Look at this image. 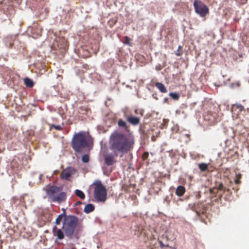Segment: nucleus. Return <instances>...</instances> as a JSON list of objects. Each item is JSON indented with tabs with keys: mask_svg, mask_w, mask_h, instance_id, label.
Instances as JSON below:
<instances>
[{
	"mask_svg": "<svg viewBox=\"0 0 249 249\" xmlns=\"http://www.w3.org/2000/svg\"><path fill=\"white\" fill-rule=\"evenodd\" d=\"M75 194L82 199H84L85 198V194L80 190L76 189L75 190Z\"/></svg>",
	"mask_w": 249,
	"mask_h": 249,
	"instance_id": "nucleus-18",
	"label": "nucleus"
},
{
	"mask_svg": "<svg viewBox=\"0 0 249 249\" xmlns=\"http://www.w3.org/2000/svg\"><path fill=\"white\" fill-rule=\"evenodd\" d=\"M135 143L133 136L125 134L114 132L109 139V149L116 156L122 157L134 147Z\"/></svg>",
	"mask_w": 249,
	"mask_h": 249,
	"instance_id": "nucleus-1",
	"label": "nucleus"
},
{
	"mask_svg": "<svg viewBox=\"0 0 249 249\" xmlns=\"http://www.w3.org/2000/svg\"><path fill=\"white\" fill-rule=\"evenodd\" d=\"M159 244L161 248H163L164 246H168V245L165 246L162 241H159Z\"/></svg>",
	"mask_w": 249,
	"mask_h": 249,
	"instance_id": "nucleus-29",
	"label": "nucleus"
},
{
	"mask_svg": "<svg viewBox=\"0 0 249 249\" xmlns=\"http://www.w3.org/2000/svg\"><path fill=\"white\" fill-rule=\"evenodd\" d=\"M77 172V170L71 166L68 167L62 171L61 173L60 177L62 179L66 180H70V177L73 174Z\"/></svg>",
	"mask_w": 249,
	"mask_h": 249,
	"instance_id": "nucleus-6",
	"label": "nucleus"
},
{
	"mask_svg": "<svg viewBox=\"0 0 249 249\" xmlns=\"http://www.w3.org/2000/svg\"><path fill=\"white\" fill-rule=\"evenodd\" d=\"M115 155L113 153L105 154L104 155V158L105 160V164L109 166L113 165L114 163L116 162V160H115Z\"/></svg>",
	"mask_w": 249,
	"mask_h": 249,
	"instance_id": "nucleus-8",
	"label": "nucleus"
},
{
	"mask_svg": "<svg viewBox=\"0 0 249 249\" xmlns=\"http://www.w3.org/2000/svg\"><path fill=\"white\" fill-rule=\"evenodd\" d=\"M118 124L120 127H122L124 128L127 127L126 123L125 121L122 119H120L118 122Z\"/></svg>",
	"mask_w": 249,
	"mask_h": 249,
	"instance_id": "nucleus-21",
	"label": "nucleus"
},
{
	"mask_svg": "<svg viewBox=\"0 0 249 249\" xmlns=\"http://www.w3.org/2000/svg\"><path fill=\"white\" fill-rule=\"evenodd\" d=\"M222 196V194H220V197H221Z\"/></svg>",
	"mask_w": 249,
	"mask_h": 249,
	"instance_id": "nucleus-36",
	"label": "nucleus"
},
{
	"mask_svg": "<svg viewBox=\"0 0 249 249\" xmlns=\"http://www.w3.org/2000/svg\"><path fill=\"white\" fill-rule=\"evenodd\" d=\"M82 204V202L80 201H77L74 205V206H78V205H81Z\"/></svg>",
	"mask_w": 249,
	"mask_h": 249,
	"instance_id": "nucleus-31",
	"label": "nucleus"
},
{
	"mask_svg": "<svg viewBox=\"0 0 249 249\" xmlns=\"http://www.w3.org/2000/svg\"><path fill=\"white\" fill-rule=\"evenodd\" d=\"M71 146L73 150L78 153L84 152L85 149L86 151L89 150V143L84 132L80 131L73 135L71 140Z\"/></svg>",
	"mask_w": 249,
	"mask_h": 249,
	"instance_id": "nucleus-3",
	"label": "nucleus"
},
{
	"mask_svg": "<svg viewBox=\"0 0 249 249\" xmlns=\"http://www.w3.org/2000/svg\"><path fill=\"white\" fill-rule=\"evenodd\" d=\"M169 95L172 99L175 100H178L179 97L178 93L176 92H171Z\"/></svg>",
	"mask_w": 249,
	"mask_h": 249,
	"instance_id": "nucleus-20",
	"label": "nucleus"
},
{
	"mask_svg": "<svg viewBox=\"0 0 249 249\" xmlns=\"http://www.w3.org/2000/svg\"><path fill=\"white\" fill-rule=\"evenodd\" d=\"M236 107L239 111H241L243 110V107L240 104H237L235 105H233L232 107Z\"/></svg>",
	"mask_w": 249,
	"mask_h": 249,
	"instance_id": "nucleus-23",
	"label": "nucleus"
},
{
	"mask_svg": "<svg viewBox=\"0 0 249 249\" xmlns=\"http://www.w3.org/2000/svg\"><path fill=\"white\" fill-rule=\"evenodd\" d=\"M62 210L63 211V213H66V210H65V209L64 208H62Z\"/></svg>",
	"mask_w": 249,
	"mask_h": 249,
	"instance_id": "nucleus-34",
	"label": "nucleus"
},
{
	"mask_svg": "<svg viewBox=\"0 0 249 249\" xmlns=\"http://www.w3.org/2000/svg\"><path fill=\"white\" fill-rule=\"evenodd\" d=\"M194 6L195 12L201 17H204L209 13V8L201 1L195 0Z\"/></svg>",
	"mask_w": 249,
	"mask_h": 249,
	"instance_id": "nucleus-5",
	"label": "nucleus"
},
{
	"mask_svg": "<svg viewBox=\"0 0 249 249\" xmlns=\"http://www.w3.org/2000/svg\"><path fill=\"white\" fill-rule=\"evenodd\" d=\"M57 227L56 225H54L52 229V231L54 235L56 234L57 239L59 240H62L64 238V235L65 233H64L63 231L62 230V229H58L56 231Z\"/></svg>",
	"mask_w": 249,
	"mask_h": 249,
	"instance_id": "nucleus-9",
	"label": "nucleus"
},
{
	"mask_svg": "<svg viewBox=\"0 0 249 249\" xmlns=\"http://www.w3.org/2000/svg\"><path fill=\"white\" fill-rule=\"evenodd\" d=\"M66 198V194L65 192L59 193L57 196L52 198V201L53 202H61L64 201Z\"/></svg>",
	"mask_w": 249,
	"mask_h": 249,
	"instance_id": "nucleus-10",
	"label": "nucleus"
},
{
	"mask_svg": "<svg viewBox=\"0 0 249 249\" xmlns=\"http://www.w3.org/2000/svg\"><path fill=\"white\" fill-rule=\"evenodd\" d=\"M65 216H67V214H66V213H62L60 214H59L57 218H56L55 219V225H60V223H61V221L62 220V219L63 218H64L65 217Z\"/></svg>",
	"mask_w": 249,
	"mask_h": 249,
	"instance_id": "nucleus-16",
	"label": "nucleus"
},
{
	"mask_svg": "<svg viewBox=\"0 0 249 249\" xmlns=\"http://www.w3.org/2000/svg\"><path fill=\"white\" fill-rule=\"evenodd\" d=\"M168 98H164L163 100L164 103H166L168 101Z\"/></svg>",
	"mask_w": 249,
	"mask_h": 249,
	"instance_id": "nucleus-32",
	"label": "nucleus"
},
{
	"mask_svg": "<svg viewBox=\"0 0 249 249\" xmlns=\"http://www.w3.org/2000/svg\"><path fill=\"white\" fill-rule=\"evenodd\" d=\"M32 34L34 38H36L41 36V30L35 27L32 29Z\"/></svg>",
	"mask_w": 249,
	"mask_h": 249,
	"instance_id": "nucleus-15",
	"label": "nucleus"
},
{
	"mask_svg": "<svg viewBox=\"0 0 249 249\" xmlns=\"http://www.w3.org/2000/svg\"><path fill=\"white\" fill-rule=\"evenodd\" d=\"M95 209V206L91 203H89L85 205L84 208V212L86 213H89L93 212Z\"/></svg>",
	"mask_w": 249,
	"mask_h": 249,
	"instance_id": "nucleus-12",
	"label": "nucleus"
},
{
	"mask_svg": "<svg viewBox=\"0 0 249 249\" xmlns=\"http://www.w3.org/2000/svg\"><path fill=\"white\" fill-rule=\"evenodd\" d=\"M94 197L96 201L98 202H105L107 200V189L100 181L95 184Z\"/></svg>",
	"mask_w": 249,
	"mask_h": 249,
	"instance_id": "nucleus-4",
	"label": "nucleus"
},
{
	"mask_svg": "<svg viewBox=\"0 0 249 249\" xmlns=\"http://www.w3.org/2000/svg\"><path fill=\"white\" fill-rule=\"evenodd\" d=\"M148 153H144V154H143V156H144L145 157L148 156Z\"/></svg>",
	"mask_w": 249,
	"mask_h": 249,
	"instance_id": "nucleus-33",
	"label": "nucleus"
},
{
	"mask_svg": "<svg viewBox=\"0 0 249 249\" xmlns=\"http://www.w3.org/2000/svg\"><path fill=\"white\" fill-rule=\"evenodd\" d=\"M127 120L130 124L133 125L138 124L140 122V119L139 117L131 115L127 117Z\"/></svg>",
	"mask_w": 249,
	"mask_h": 249,
	"instance_id": "nucleus-11",
	"label": "nucleus"
},
{
	"mask_svg": "<svg viewBox=\"0 0 249 249\" xmlns=\"http://www.w3.org/2000/svg\"><path fill=\"white\" fill-rule=\"evenodd\" d=\"M241 177V175H239V178L235 180V182L236 184L240 183V181L239 180V178Z\"/></svg>",
	"mask_w": 249,
	"mask_h": 249,
	"instance_id": "nucleus-28",
	"label": "nucleus"
},
{
	"mask_svg": "<svg viewBox=\"0 0 249 249\" xmlns=\"http://www.w3.org/2000/svg\"><path fill=\"white\" fill-rule=\"evenodd\" d=\"M181 48V47L180 46H179L178 47V52L176 53V55H178V56H179L180 55V53H179V49Z\"/></svg>",
	"mask_w": 249,
	"mask_h": 249,
	"instance_id": "nucleus-30",
	"label": "nucleus"
},
{
	"mask_svg": "<svg viewBox=\"0 0 249 249\" xmlns=\"http://www.w3.org/2000/svg\"><path fill=\"white\" fill-rule=\"evenodd\" d=\"M62 189L61 187L52 185L46 190V194L48 197L52 200V198L54 197V195L61 191Z\"/></svg>",
	"mask_w": 249,
	"mask_h": 249,
	"instance_id": "nucleus-7",
	"label": "nucleus"
},
{
	"mask_svg": "<svg viewBox=\"0 0 249 249\" xmlns=\"http://www.w3.org/2000/svg\"><path fill=\"white\" fill-rule=\"evenodd\" d=\"M24 82L25 85L29 88H31L34 86L33 81L28 77H26L24 79Z\"/></svg>",
	"mask_w": 249,
	"mask_h": 249,
	"instance_id": "nucleus-17",
	"label": "nucleus"
},
{
	"mask_svg": "<svg viewBox=\"0 0 249 249\" xmlns=\"http://www.w3.org/2000/svg\"><path fill=\"white\" fill-rule=\"evenodd\" d=\"M41 176H42L41 175H40V176H39V178L40 179H41Z\"/></svg>",
	"mask_w": 249,
	"mask_h": 249,
	"instance_id": "nucleus-35",
	"label": "nucleus"
},
{
	"mask_svg": "<svg viewBox=\"0 0 249 249\" xmlns=\"http://www.w3.org/2000/svg\"><path fill=\"white\" fill-rule=\"evenodd\" d=\"M185 192V188L182 185H179L176 189V194L178 196H182Z\"/></svg>",
	"mask_w": 249,
	"mask_h": 249,
	"instance_id": "nucleus-13",
	"label": "nucleus"
},
{
	"mask_svg": "<svg viewBox=\"0 0 249 249\" xmlns=\"http://www.w3.org/2000/svg\"><path fill=\"white\" fill-rule=\"evenodd\" d=\"M89 157L88 154H85L82 157L81 160L84 163H87L89 162Z\"/></svg>",
	"mask_w": 249,
	"mask_h": 249,
	"instance_id": "nucleus-22",
	"label": "nucleus"
},
{
	"mask_svg": "<svg viewBox=\"0 0 249 249\" xmlns=\"http://www.w3.org/2000/svg\"><path fill=\"white\" fill-rule=\"evenodd\" d=\"M240 82L238 81H237L235 83H233L231 84V88H234L235 87H238L240 86Z\"/></svg>",
	"mask_w": 249,
	"mask_h": 249,
	"instance_id": "nucleus-25",
	"label": "nucleus"
},
{
	"mask_svg": "<svg viewBox=\"0 0 249 249\" xmlns=\"http://www.w3.org/2000/svg\"><path fill=\"white\" fill-rule=\"evenodd\" d=\"M124 44L130 45V38L128 36H125L124 37Z\"/></svg>",
	"mask_w": 249,
	"mask_h": 249,
	"instance_id": "nucleus-26",
	"label": "nucleus"
},
{
	"mask_svg": "<svg viewBox=\"0 0 249 249\" xmlns=\"http://www.w3.org/2000/svg\"><path fill=\"white\" fill-rule=\"evenodd\" d=\"M155 86L160 91L161 93H166L167 92V90L164 85L163 84L160 83V82H157L155 84Z\"/></svg>",
	"mask_w": 249,
	"mask_h": 249,
	"instance_id": "nucleus-14",
	"label": "nucleus"
},
{
	"mask_svg": "<svg viewBox=\"0 0 249 249\" xmlns=\"http://www.w3.org/2000/svg\"><path fill=\"white\" fill-rule=\"evenodd\" d=\"M78 222V218L72 214L67 215L63 220V229L65 235L68 240H71L75 237L78 239L77 234H75V231Z\"/></svg>",
	"mask_w": 249,
	"mask_h": 249,
	"instance_id": "nucleus-2",
	"label": "nucleus"
},
{
	"mask_svg": "<svg viewBox=\"0 0 249 249\" xmlns=\"http://www.w3.org/2000/svg\"><path fill=\"white\" fill-rule=\"evenodd\" d=\"M198 167L201 171H205L208 169V165L205 163H199Z\"/></svg>",
	"mask_w": 249,
	"mask_h": 249,
	"instance_id": "nucleus-19",
	"label": "nucleus"
},
{
	"mask_svg": "<svg viewBox=\"0 0 249 249\" xmlns=\"http://www.w3.org/2000/svg\"><path fill=\"white\" fill-rule=\"evenodd\" d=\"M52 126L56 129L58 130H60L62 129V127L60 125H55L52 124Z\"/></svg>",
	"mask_w": 249,
	"mask_h": 249,
	"instance_id": "nucleus-27",
	"label": "nucleus"
},
{
	"mask_svg": "<svg viewBox=\"0 0 249 249\" xmlns=\"http://www.w3.org/2000/svg\"><path fill=\"white\" fill-rule=\"evenodd\" d=\"M217 189L219 190V191H223V192H225V191H229V189H227V190H226L224 188V186H223V185L222 183H220L218 187H217Z\"/></svg>",
	"mask_w": 249,
	"mask_h": 249,
	"instance_id": "nucleus-24",
	"label": "nucleus"
}]
</instances>
